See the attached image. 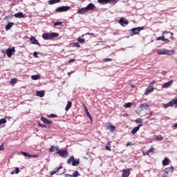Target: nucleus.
I'll use <instances>...</instances> for the list:
<instances>
[{"label":"nucleus","mask_w":177,"mask_h":177,"mask_svg":"<svg viewBox=\"0 0 177 177\" xmlns=\"http://www.w3.org/2000/svg\"><path fill=\"white\" fill-rule=\"evenodd\" d=\"M59 37V33L53 32V33H44L42 35V38H44L46 40L48 39H53V38H57Z\"/></svg>","instance_id":"obj_2"},{"label":"nucleus","mask_w":177,"mask_h":177,"mask_svg":"<svg viewBox=\"0 0 177 177\" xmlns=\"http://www.w3.org/2000/svg\"><path fill=\"white\" fill-rule=\"evenodd\" d=\"M19 172H20V169L19 167H16L15 169L11 171V174L15 175L16 174H19Z\"/></svg>","instance_id":"obj_33"},{"label":"nucleus","mask_w":177,"mask_h":177,"mask_svg":"<svg viewBox=\"0 0 177 177\" xmlns=\"http://www.w3.org/2000/svg\"><path fill=\"white\" fill-rule=\"evenodd\" d=\"M16 52V50L15 49L14 47L11 48H8L6 50V53L8 56V57H12V55H13V53H15Z\"/></svg>","instance_id":"obj_7"},{"label":"nucleus","mask_w":177,"mask_h":177,"mask_svg":"<svg viewBox=\"0 0 177 177\" xmlns=\"http://www.w3.org/2000/svg\"><path fill=\"white\" fill-rule=\"evenodd\" d=\"M86 35H91V37H95V33H86Z\"/></svg>","instance_id":"obj_56"},{"label":"nucleus","mask_w":177,"mask_h":177,"mask_svg":"<svg viewBox=\"0 0 177 177\" xmlns=\"http://www.w3.org/2000/svg\"><path fill=\"white\" fill-rule=\"evenodd\" d=\"M158 55H167V56H171L175 55V50H167L166 48L157 50Z\"/></svg>","instance_id":"obj_1"},{"label":"nucleus","mask_w":177,"mask_h":177,"mask_svg":"<svg viewBox=\"0 0 177 177\" xmlns=\"http://www.w3.org/2000/svg\"><path fill=\"white\" fill-rule=\"evenodd\" d=\"M39 127H40L41 128H46V125L41 123H39Z\"/></svg>","instance_id":"obj_49"},{"label":"nucleus","mask_w":177,"mask_h":177,"mask_svg":"<svg viewBox=\"0 0 177 177\" xmlns=\"http://www.w3.org/2000/svg\"><path fill=\"white\" fill-rule=\"evenodd\" d=\"M15 17H17L18 19H23L24 17V14L23 12H18L15 14Z\"/></svg>","instance_id":"obj_26"},{"label":"nucleus","mask_w":177,"mask_h":177,"mask_svg":"<svg viewBox=\"0 0 177 177\" xmlns=\"http://www.w3.org/2000/svg\"><path fill=\"white\" fill-rule=\"evenodd\" d=\"M62 0H49L48 4L49 5H55V3H59Z\"/></svg>","instance_id":"obj_30"},{"label":"nucleus","mask_w":177,"mask_h":177,"mask_svg":"<svg viewBox=\"0 0 177 177\" xmlns=\"http://www.w3.org/2000/svg\"><path fill=\"white\" fill-rule=\"evenodd\" d=\"M87 12H88V10H86V7H84V8H80L77 10V14L78 15H84V13H87Z\"/></svg>","instance_id":"obj_16"},{"label":"nucleus","mask_w":177,"mask_h":177,"mask_svg":"<svg viewBox=\"0 0 177 177\" xmlns=\"http://www.w3.org/2000/svg\"><path fill=\"white\" fill-rule=\"evenodd\" d=\"M122 172V177H129L131 175V170L129 169H124Z\"/></svg>","instance_id":"obj_9"},{"label":"nucleus","mask_w":177,"mask_h":177,"mask_svg":"<svg viewBox=\"0 0 177 177\" xmlns=\"http://www.w3.org/2000/svg\"><path fill=\"white\" fill-rule=\"evenodd\" d=\"M107 145H108L109 146H110V145H111V141H109V142H107Z\"/></svg>","instance_id":"obj_61"},{"label":"nucleus","mask_w":177,"mask_h":177,"mask_svg":"<svg viewBox=\"0 0 177 177\" xmlns=\"http://www.w3.org/2000/svg\"><path fill=\"white\" fill-rule=\"evenodd\" d=\"M124 107H126V109H128L129 107H131L132 106V103L131 102H128V103H126L124 105Z\"/></svg>","instance_id":"obj_43"},{"label":"nucleus","mask_w":177,"mask_h":177,"mask_svg":"<svg viewBox=\"0 0 177 177\" xmlns=\"http://www.w3.org/2000/svg\"><path fill=\"white\" fill-rule=\"evenodd\" d=\"M165 34H168V32L167 31L163 32L162 36L158 37L157 41H162L163 42H166V41H169L168 40V39H165L164 36Z\"/></svg>","instance_id":"obj_12"},{"label":"nucleus","mask_w":177,"mask_h":177,"mask_svg":"<svg viewBox=\"0 0 177 177\" xmlns=\"http://www.w3.org/2000/svg\"><path fill=\"white\" fill-rule=\"evenodd\" d=\"M148 151L150 153H154V147H151Z\"/></svg>","instance_id":"obj_48"},{"label":"nucleus","mask_w":177,"mask_h":177,"mask_svg":"<svg viewBox=\"0 0 177 177\" xmlns=\"http://www.w3.org/2000/svg\"><path fill=\"white\" fill-rule=\"evenodd\" d=\"M59 150L60 149H59V147H55V146L52 145L49 149V151H50V153H53V152L56 151V153L57 154V153Z\"/></svg>","instance_id":"obj_17"},{"label":"nucleus","mask_w":177,"mask_h":177,"mask_svg":"<svg viewBox=\"0 0 177 177\" xmlns=\"http://www.w3.org/2000/svg\"><path fill=\"white\" fill-rule=\"evenodd\" d=\"M95 6H94L93 3H90L88 5H87V6L86 7L87 12L88 10H93V9H95Z\"/></svg>","instance_id":"obj_23"},{"label":"nucleus","mask_w":177,"mask_h":177,"mask_svg":"<svg viewBox=\"0 0 177 177\" xmlns=\"http://www.w3.org/2000/svg\"><path fill=\"white\" fill-rule=\"evenodd\" d=\"M71 9V7L67 6H61L59 8H57L55 9V12H68V10H70Z\"/></svg>","instance_id":"obj_4"},{"label":"nucleus","mask_w":177,"mask_h":177,"mask_svg":"<svg viewBox=\"0 0 177 177\" xmlns=\"http://www.w3.org/2000/svg\"><path fill=\"white\" fill-rule=\"evenodd\" d=\"M140 127H143V124H139L138 127H134L132 131H131V133L133 135H135V133H136V132H138V131H139V129H140Z\"/></svg>","instance_id":"obj_19"},{"label":"nucleus","mask_w":177,"mask_h":177,"mask_svg":"<svg viewBox=\"0 0 177 177\" xmlns=\"http://www.w3.org/2000/svg\"><path fill=\"white\" fill-rule=\"evenodd\" d=\"M105 149H106V150H108L109 151H111V147H110V146H109V145H106L105 147Z\"/></svg>","instance_id":"obj_51"},{"label":"nucleus","mask_w":177,"mask_h":177,"mask_svg":"<svg viewBox=\"0 0 177 177\" xmlns=\"http://www.w3.org/2000/svg\"><path fill=\"white\" fill-rule=\"evenodd\" d=\"M142 30H145V27H138L131 29L130 32L131 35H136L142 31Z\"/></svg>","instance_id":"obj_3"},{"label":"nucleus","mask_w":177,"mask_h":177,"mask_svg":"<svg viewBox=\"0 0 177 177\" xmlns=\"http://www.w3.org/2000/svg\"><path fill=\"white\" fill-rule=\"evenodd\" d=\"M57 154L62 157L63 158H66L68 156V151L67 150H59Z\"/></svg>","instance_id":"obj_6"},{"label":"nucleus","mask_w":177,"mask_h":177,"mask_svg":"<svg viewBox=\"0 0 177 177\" xmlns=\"http://www.w3.org/2000/svg\"><path fill=\"white\" fill-rule=\"evenodd\" d=\"M74 156H71L67 160V164H71L74 161Z\"/></svg>","instance_id":"obj_38"},{"label":"nucleus","mask_w":177,"mask_h":177,"mask_svg":"<svg viewBox=\"0 0 177 177\" xmlns=\"http://www.w3.org/2000/svg\"><path fill=\"white\" fill-rule=\"evenodd\" d=\"M133 143L129 142L126 144L127 147H128L129 146H133Z\"/></svg>","instance_id":"obj_50"},{"label":"nucleus","mask_w":177,"mask_h":177,"mask_svg":"<svg viewBox=\"0 0 177 177\" xmlns=\"http://www.w3.org/2000/svg\"><path fill=\"white\" fill-rule=\"evenodd\" d=\"M67 177H78L81 176V174L77 171H75L73 174H66Z\"/></svg>","instance_id":"obj_20"},{"label":"nucleus","mask_w":177,"mask_h":177,"mask_svg":"<svg viewBox=\"0 0 177 177\" xmlns=\"http://www.w3.org/2000/svg\"><path fill=\"white\" fill-rule=\"evenodd\" d=\"M10 82L11 85H15L17 82V79L12 78L10 80Z\"/></svg>","instance_id":"obj_39"},{"label":"nucleus","mask_w":177,"mask_h":177,"mask_svg":"<svg viewBox=\"0 0 177 177\" xmlns=\"http://www.w3.org/2000/svg\"><path fill=\"white\" fill-rule=\"evenodd\" d=\"M30 156H32V157H33L34 158H37V157H38L37 155H31V154H30Z\"/></svg>","instance_id":"obj_59"},{"label":"nucleus","mask_w":177,"mask_h":177,"mask_svg":"<svg viewBox=\"0 0 177 177\" xmlns=\"http://www.w3.org/2000/svg\"><path fill=\"white\" fill-rule=\"evenodd\" d=\"M63 24V22L62 21H57L54 23V26H62Z\"/></svg>","instance_id":"obj_44"},{"label":"nucleus","mask_w":177,"mask_h":177,"mask_svg":"<svg viewBox=\"0 0 177 177\" xmlns=\"http://www.w3.org/2000/svg\"><path fill=\"white\" fill-rule=\"evenodd\" d=\"M107 129H109L110 131L113 133L115 131V127L109 123V126L107 127Z\"/></svg>","instance_id":"obj_29"},{"label":"nucleus","mask_w":177,"mask_h":177,"mask_svg":"<svg viewBox=\"0 0 177 177\" xmlns=\"http://www.w3.org/2000/svg\"><path fill=\"white\" fill-rule=\"evenodd\" d=\"M100 5H107V3H117L115 0H97Z\"/></svg>","instance_id":"obj_5"},{"label":"nucleus","mask_w":177,"mask_h":177,"mask_svg":"<svg viewBox=\"0 0 177 177\" xmlns=\"http://www.w3.org/2000/svg\"><path fill=\"white\" fill-rule=\"evenodd\" d=\"M68 75H71V72H68Z\"/></svg>","instance_id":"obj_64"},{"label":"nucleus","mask_w":177,"mask_h":177,"mask_svg":"<svg viewBox=\"0 0 177 177\" xmlns=\"http://www.w3.org/2000/svg\"><path fill=\"white\" fill-rule=\"evenodd\" d=\"M3 143H2L1 145H0V151L1 150H3L4 147H3Z\"/></svg>","instance_id":"obj_57"},{"label":"nucleus","mask_w":177,"mask_h":177,"mask_svg":"<svg viewBox=\"0 0 177 177\" xmlns=\"http://www.w3.org/2000/svg\"><path fill=\"white\" fill-rule=\"evenodd\" d=\"M129 86L131 87L132 88H135V85L133 84H129Z\"/></svg>","instance_id":"obj_58"},{"label":"nucleus","mask_w":177,"mask_h":177,"mask_svg":"<svg viewBox=\"0 0 177 177\" xmlns=\"http://www.w3.org/2000/svg\"><path fill=\"white\" fill-rule=\"evenodd\" d=\"M156 84V81H152L150 84H149V86H154V84Z\"/></svg>","instance_id":"obj_53"},{"label":"nucleus","mask_w":177,"mask_h":177,"mask_svg":"<svg viewBox=\"0 0 177 177\" xmlns=\"http://www.w3.org/2000/svg\"><path fill=\"white\" fill-rule=\"evenodd\" d=\"M77 41V42H80V44H85V39H82L81 37H79Z\"/></svg>","instance_id":"obj_36"},{"label":"nucleus","mask_w":177,"mask_h":177,"mask_svg":"<svg viewBox=\"0 0 177 177\" xmlns=\"http://www.w3.org/2000/svg\"><path fill=\"white\" fill-rule=\"evenodd\" d=\"M173 128H177V123H175L173 126Z\"/></svg>","instance_id":"obj_60"},{"label":"nucleus","mask_w":177,"mask_h":177,"mask_svg":"<svg viewBox=\"0 0 177 177\" xmlns=\"http://www.w3.org/2000/svg\"><path fill=\"white\" fill-rule=\"evenodd\" d=\"M32 80H33L34 81H37V80H39L40 76L38 75H32L31 76Z\"/></svg>","instance_id":"obj_37"},{"label":"nucleus","mask_w":177,"mask_h":177,"mask_svg":"<svg viewBox=\"0 0 177 177\" xmlns=\"http://www.w3.org/2000/svg\"><path fill=\"white\" fill-rule=\"evenodd\" d=\"M41 121L42 122H44V124H46V125H52V124H53L52 121H50L49 120H48L44 117L41 118Z\"/></svg>","instance_id":"obj_14"},{"label":"nucleus","mask_w":177,"mask_h":177,"mask_svg":"<svg viewBox=\"0 0 177 177\" xmlns=\"http://www.w3.org/2000/svg\"><path fill=\"white\" fill-rule=\"evenodd\" d=\"M174 167H170L165 169V174H172L174 172Z\"/></svg>","instance_id":"obj_18"},{"label":"nucleus","mask_w":177,"mask_h":177,"mask_svg":"<svg viewBox=\"0 0 177 177\" xmlns=\"http://www.w3.org/2000/svg\"><path fill=\"white\" fill-rule=\"evenodd\" d=\"M63 168V166H59L57 170H53V171L50 172V175H55V174H56L57 172H59V171H60V169H62Z\"/></svg>","instance_id":"obj_32"},{"label":"nucleus","mask_w":177,"mask_h":177,"mask_svg":"<svg viewBox=\"0 0 177 177\" xmlns=\"http://www.w3.org/2000/svg\"><path fill=\"white\" fill-rule=\"evenodd\" d=\"M21 153L23 156H24V157H28V158H31L32 157V156L31 154H30L27 152L21 151Z\"/></svg>","instance_id":"obj_34"},{"label":"nucleus","mask_w":177,"mask_h":177,"mask_svg":"<svg viewBox=\"0 0 177 177\" xmlns=\"http://www.w3.org/2000/svg\"><path fill=\"white\" fill-rule=\"evenodd\" d=\"M156 140H162V139H164V137H162V136L161 135H159L156 136Z\"/></svg>","instance_id":"obj_42"},{"label":"nucleus","mask_w":177,"mask_h":177,"mask_svg":"<svg viewBox=\"0 0 177 177\" xmlns=\"http://www.w3.org/2000/svg\"><path fill=\"white\" fill-rule=\"evenodd\" d=\"M57 115L53 114V113H51L48 115V118H57Z\"/></svg>","instance_id":"obj_41"},{"label":"nucleus","mask_w":177,"mask_h":177,"mask_svg":"<svg viewBox=\"0 0 177 177\" xmlns=\"http://www.w3.org/2000/svg\"><path fill=\"white\" fill-rule=\"evenodd\" d=\"M73 167H77V165H80V160H75V158L73 159V162H72Z\"/></svg>","instance_id":"obj_35"},{"label":"nucleus","mask_w":177,"mask_h":177,"mask_svg":"<svg viewBox=\"0 0 177 177\" xmlns=\"http://www.w3.org/2000/svg\"><path fill=\"white\" fill-rule=\"evenodd\" d=\"M119 23H120V26H122L123 27L125 26H128V24H129L128 20H127L124 18H121L119 20Z\"/></svg>","instance_id":"obj_13"},{"label":"nucleus","mask_w":177,"mask_h":177,"mask_svg":"<svg viewBox=\"0 0 177 177\" xmlns=\"http://www.w3.org/2000/svg\"><path fill=\"white\" fill-rule=\"evenodd\" d=\"M7 120L5 118L0 119V125H2L3 124H6Z\"/></svg>","instance_id":"obj_40"},{"label":"nucleus","mask_w":177,"mask_h":177,"mask_svg":"<svg viewBox=\"0 0 177 177\" xmlns=\"http://www.w3.org/2000/svg\"><path fill=\"white\" fill-rule=\"evenodd\" d=\"M165 73H167V72L162 71V74L163 75H165Z\"/></svg>","instance_id":"obj_62"},{"label":"nucleus","mask_w":177,"mask_h":177,"mask_svg":"<svg viewBox=\"0 0 177 177\" xmlns=\"http://www.w3.org/2000/svg\"><path fill=\"white\" fill-rule=\"evenodd\" d=\"M33 56H34V57H38V53L37 52H34L33 53Z\"/></svg>","instance_id":"obj_55"},{"label":"nucleus","mask_w":177,"mask_h":177,"mask_svg":"<svg viewBox=\"0 0 177 177\" xmlns=\"http://www.w3.org/2000/svg\"><path fill=\"white\" fill-rule=\"evenodd\" d=\"M172 106H175V104L174 103V100L167 104H163L164 109H168V107H172Z\"/></svg>","instance_id":"obj_15"},{"label":"nucleus","mask_w":177,"mask_h":177,"mask_svg":"<svg viewBox=\"0 0 177 177\" xmlns=\"http://www.w3.org/2000/svg\"><path fill=\"white\" fill-rule=\"evenodd\" d=\"M111 60H113L111 58H105L104 59L103 62H104V63H107L109 62H111Z\"/></svg>","instance_id":"obj_45"},{"label":"nucleus","mask_w":177,"mask_h":177,"mask_svg":"<svg viewBox=\"0 0 177 177\" xmlns=\"http://www.w3.org/2000/svg\"><path fill=\"white\" fill-rule=\"evenodd\" d=\"M141 110H147L149 109V105L147 103L141 104L140 106Z\"/></svg>","instance_id":"obj_24"},{"label":"nucleus","mask_w":177,"mask_h":177,"mask_svg":"<svg viewBox=\"0 0 177 177\" xmlns=\"http://www.w3.org/2000/svg\"><path fill=\"white\" fill-rule=\"evenodd\" d=\"M37 96H39V97H44V96H45V91H37Z\"/></svg>","instance_id":"obj_25"},{"label":"nucleus","mask_w":177,"mask_h":177,"mask_svg":"<svg viewBox=\"0 0 177 177\" xmlns=\"http://www.w3.org/2000/svg\"><path fill=\"white\" fill-rule=\"evenodd\" d=\"M71 46L73 48H81V45H80V43H77V42L72 43V44H71Z\"/></svg>","instance_id":"obj_31"},{"label":"nucleus","mask_w":177,"mask_h":177,"mask_svg":"<svg viewBox=\"0 0 177 177\" xmlns=\"http://www.w3.org/2000/svg\"><path fill=\"white\" fill-rule=\"evenodd\" d=\"M174 84V80H170L162 84V88H169Z\"/></svg>","instance_id":"obj_21"},{"label":"nucleus","mask_w":177,"mask_h":177,"mask_svg":"<svg viewBox=\"0 0 177 177\" xmlns=\"http://www.w3.org/2000/svg\"><path fill=\"white\" fill-rule=\"evenodd\" d=\"M153 91H154V86H149L145 90V95H147L151 93V92H153Z\"/></svg>","instance_id":"obj_11"},{"label":"nucleus","mask_w":177,"mask_h":177,"mask_svg":"<svg viewBox=\"0 0 177 177\" xmlns=\"http://www.w3.org/2000/svg\"><path fill=\"white\" fill-rule=\"evenodd\" d=\"M168 34H171V35H174V33L171 32H168Z\"/></svg>","instance_id":"obj_63"},{"label":"nucleus","mask_w":177,"mask_h":177,"mask_svg":"<svg viewBox=\"0 0 177 177\" xmlns=\"http://www.w3.org/2000/svg\"><path fill=\"white\" fill-rule=\"evenodd\" d=\"M136 124H142V119L138 118V119L136 120Z\"/></svg>","instance_id":"obj_46"},{"label":"nucleus","mask_w":177,"mask_h":177,"mask_svg":"<svg viewBox=\"0 0 177 177\" xmlns=\"http://www.w3.org/2000/svg\"><path fill=\"white\" fill-rule=\"evenodd\" d=\"M173 102L174 103V106L177 107V98L176 100H173Z\"/></svg>","instance_id":"obj_54"},{"label":"nucleus","mask_w":177,"mask_h":177,"mask_svg":"<svg viewBox=\"0 0 177 177\" xmlns=\"http://www.w3.org/2000/svg\"><path fill=\"white\" fill-rule=\"evenodd\" d=\"M143 156H149L150 155V152H149V151H142Z\"/></svg>","instance_id":"obj_47"},{"label":"nucleus","mask_w":177,"mask_h":177,"mask_svg":"<svg viewBox=\"0 0 177 177\" xmlns=\"http://www.w3.org/2000/svg\"><path fill=\"white\" fill-rule=\"evenodd\" d=\"M74 62H75V59H71L68 60L69 64H71V63H74Z\"/></svg>","instance_id":"obj_52"},{"label":"nucleus","mask_w":177,"mask_h":177,"mask_svg":"<svg viewBox=\"0 0 177 177\" xmlns=\"http://www.w3.org/2000/svg\"><path fill=\"white\" fill-rule=\"evenodd\" d=\"M169 162H171V160H169L168 158H165L162 162V164L164 167H165L167 165H169Z\"/></svg>","instance_id":"obj_22"},{"label":"nucleus","mask_w":177,"mask_h":177,"mask_svg":"<svg viewBox=\"0 0 177 177\" xmlns=\"http://www.w3.org/2000/svg\"><path fill=\"white\" fill-rule=\"evenodd\" d=\"M71 106H73V102H71V101H68V104L65 108L66 111H68L70 109H71Z\"/></svg>","instance_id":"obj_27"},{"label":"nucleus","mask_w":177,"mask_h":177,"mask_svg":"<svg viewBox=\"0 0 177 177\" xmlns=\"http://www.w3.org/2000/svg\"><path fill=\"white\" fill-rule=\"evenodd\" d=\"M30 41L31 44H32V45H37V46H39V48H41V44H39V42H38L37 39H35V37H34L33 36H32L30 38Z\"/></svg>","instance_id":"obj_8"},{"label":"nucleus","mask_w":177,"mask_h":177,"mask_svg":"<svg viewBox=\"0 0 177 177\" xmlns=\"http://www.w3.org/2000/svg\"><path fill=\"white\" fill-rule=\"evenodd\" d=\"M14 25H15V23H12V22L8 23L6 26V31H8V30H10V28H12V27H13Z\"/></svg>","instance_id":"obj_28"},{"label":"nucleus","mask_w":177,"mask_h":177,"mask_svg":"<svg viewBox=\"0 0 177 177\" xmlns=\"http://www.w3.org/2000/svg\"><path fill=\"white\" fill-rule=\"evenodd\" d=\"M84 111H85L86 115H87V117L89 118V120L92 122L93 121V119L92 118V115H91V113H89V111H88V108L86 107V105H84Z\"/></svg>","instance_id":"obj_10"}]
</instances>
